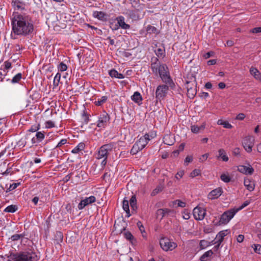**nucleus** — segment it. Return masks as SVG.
<instances>
[{"label": "nucleus", "instance_id": "f257e3e1", "mask_svg": "<svg viewBox=\"0 0 261 261\" xmlns=\"http://www.w3.org/2000/svg\"><path fill=\"white\" fill-rule=\"evenodd\" d=\"M12 31L17 35L27 36L34 30L31 18L27 15L14 13L11 18Z\"/></svg>", "mask_w": 261, "mask_h": 261}, {"label": "nucleus", "instance_id": "f03ea898", "mask_svg": "<svg viewBox=\"0 0 261 261\" xmlns=\"http://www.w3.org/2000/svg\"><path fill=\"white\" fill-rule=\"evenodd\" d=\"M8 261H37L38 257L33 252H11L5 255Z\"/></svg>", "mask_w": 261, "mask_h": 261}, {"label": "nucleus", "instance_id": "7ed1b4c3", "mask_svg": "<svg viewBox=\"0 0 261 261\" xmlns=\"http://www.w3.org/2000/svg\"><path fill=\"white\" fill-rule=\"evenodd\" d=\"M115 146V143L112 142L103 145L99 148L97 153L96 158L98 160L102 159L101 163V166L102 168L107 164L108 154L112 151Z\"/></svg>", "mask_w": 261, "mask_h": 261}, {"label": "nucleus", "instance_id": "20e7f679", "mask_svg": "<svg viewBox=\"0 0 261 261\" xmlns=\"http://www.w3.org/2000/svg\"><path fill=\"white\" fill-rule=\"evenodd\" d=\"M149 137V135L146 134L137 141L130 150V153L134 155L142 150L150 140Z\"/></svg>", "mask_w": 261, "mask_h": 261}, {"label": "nucleus", "instance_id": "39448f33", "mask_svg": "<svg viewBox=\"0 0 261 261\" xmlns=\"http://www.w3.org/2000/svg\"><path fill=\"white\" fill-rule=\"evenodd\" d=\"M158 73L159 74L163 82L171 86V84H173V82L169 75L168 67L166 64H162L160 65Z\"/></svg>", "mask_w": 261, "mask_h": 261}, {"label": "nucleus", "instance_id": "423d86ee", "mask_svg": "<svg viewBox=\"0 0 261 261\" xmlns=\"http://www.w3.org/2000/svg\"><path fill=\"white\" fill-rule=\"evenodd\" d=\"M187 95L190 98H193L196 94V81L194 76H192L190 81H186Z\"/></svg>", "mask_w": 261, "mask_h": 261}, {"label": "nucleus", "instance_id": "0eeeda50", "mask_svg": "<svg viewBox=\"0 0 261 261\" xmlns=\"http://www.w3.org/2000/svg\"><path fill=\"white\" fill-rule=\"evenodd\" d=\"M160 244L161 248L165 251H171L177 246L175 243L171 242L170 239L165 237L161 239Z\"/></svg>", "mask_w": 261, "mask_h": 261}, {"label": "nucleus", "instance_id": "6e6552de", "mask_svg": "<svg viewBox=\"0 0 261 261\" xmlns=\"http://www.w3.org/2000/svg\"><path fill=\"white\" fill-rule=\"evenodd\" d=\"M169 90V86L167 85H160L156 88L155 91V98L156 100L161 101L167 95Z\"/></svg>", "mask_w": 261, "mask_h": 261}, {"label": "nucleus", "instance_id": "1a4fd4ad", "mask_svg": "<svg viewBox=\"0 0 261 261\" xmlns=\"http://www.w3.org/2000/svg\"><path fill=\"white\" fill-rule=\"evenodd\" d=\"M237 212L234 210H230L225 212L221 216L219 223L220 224H226L233 218L234 215Z\"/></svg>", "mask_w": 261, "mask_h": 261}, {"label": "nucleus", "instance_id": "9d476101", "mask_svg": "<svg viewBox=\"0 0 261 261\" xmlns=\"http://www.w3.org/2000/svg\"><path fill=\"white\" fill-rule=\"evenodd\" d=\"M254 143V139L251 136L246 137L242 141L243 147L248 152H251Z\"/></svg>", "mask_w": 261, "mask_h": 261}, {"label": "nucleus", "instance_id": "9b49d317", "mask_svg": "<svg viewBox=\"0 0 261 261\" xmlns=\"http://www.w3.org/2000/svg\"><path fill=\"white\" fill-rule=\"evenodd\" d=\"M109 120L110 117L109 115L106 113H103L98 117L97 126L100 128H104L107 125Z\"/></svg>", "mask_w": 261, "mask_h": 261}, {"label": "nucleus", "instance_id": "f8f14e48", "mask_svg": "<svg viewBox=\"0 0 261 261\" xmlns=\"http://www.w3.org/2000/svg\"><path fill=\"white\" fill-rule=\"evenodd\" d=\"M193 214L194 218L197 220H202L204 219L206 211L203 208L196 206L195 207L193 211Z\"/></svg>", "mask_w": 261, "mask_h": 261}, {"label": "nucleus", "instance_id": "ddd939ff", "mask_svg": "<svg viewBox=\"0 0 261 261\" xmlns=\"http://www.w3.org/2000/svg\"><path fill=\"white\" fill-rule=\"evenodd\" d=\"M96 201V198L93 196L86 197L82 200L79 203L77 207L79 210L83 209L86 206Z\"/></svg>", "mask_w": 261, "mask_h": 261}, {"label": "nucleus", "instance_id": "4468645a", "mask_svg": "<svg viewBox=\"0 0 261 261\" xmlns=\"http://www.w3.org/2000/svg\"><path fill=\"white\" fill-rule=\"evenodd\" d=\"M238 170L245 174H252L254 172L253 168L249 165L248 166L240 165L238 167Z\"/></svg>", "mask_w": 261, "mask_h": 261}, {"label": "nucleus", "instance_id": "2eb2a0df", "mask_svg": "<svg viewBox=\"0 0 261 261\" xmlns=\"http://www.w3.org/2000/svg\"><path fill=\"white\" fill-rule=\"evenodd\" d=\"M222 193V189L220 188H217L212 191L208 195L209 199H213L218 198Z\"/></svg>", "mask_w": 261, "mask_h": 261}, {"label": "nucleus", "instance_id": "dca6fc26", "mask_svg": "<svg viewBox=\"0 0 261 261\" xmlns=\"http://www.w3.org/2000/svg\"><path fill=\"white\" fill-rule=\"evenodd\" d=\"M12 5L16 10H22L24 9L25 4L19 0H12Z\"/></svg>", "mask_w": 261, "mask_h": 261}, {"label": "nucleus", "instance_id": "f3484780", "mask_svg": "<svg viewBox=\"0 0 261 261\" xmlns=\"http://www.w3.org/2000/svg\"><path fill=\"white\" fill-rule=\"evenodd\" d=\"M117 23L119 27H121L123 29H128L130 28V25L125 22V19L124 17L120 16L116 18Z\"/></svg>", "mask_w": 261, "mask_h": 261}, {"label": "nucleus", "instance_id": "a211bd4d", "mask_svg": "<svg viewBox=\"0 0 261 261\" xmlns=\"http://www.w3.org/2000/svg\"><path fill=\"white\" fill-rule=\"evenodd\" d=\"M171 211L168 208H161L157 210L156 213V218L162 219L166 214H169Z\"/></svg>", "mask_w": 261, "mask_h": 261}, {"label": "nucleus", "instance_id": "6ab92c4d", "mask_svg": "<svg viewBox=\"0 0 261 261\" xmlns=\"http://www.w3.org/2000/svg\"><path fill=\"white\" fill-rule=\"evenodd\" d=\"M244 186L249 191H252L254 189L255 184L253 180L246 178L244 181Z\"/></svg>", "mask_w": 261, "mask_h": 261}, {"label": "nucleus", "instance_id": "aec40b11", "mask_svg": "<svg viewBox=\"0 0 261 261\" xmlns=\"http://www.w3.org/2000/svg\"><path fill=\"white\" fill-rule=\"evenodd\" d=\"M249 71L256 80H261V73L256 68L251 67Z\"/></svg>", "mask_w": 261, "mask_h": 261}, {"label": "nucleus", "instance_id": "412c9836", "mask_svg": "<svg viewBox=\"0 0 261 261\" xmlns=\"http://www.w3.org/2000/svg\"><path fill=\"white\" fill-rule=\"evenodd\" d=\"M175 140L173 136L170 135H166L163 138V142L165 144L172 145L174 144Z\"/></svg>", "mask_w": 261, "mask_h": 261}, {"label": "nucleus", "instance_id": "4be33fe9", "mask_svg": "<svg viewBox=\"0 0 261 261\" xmlns=\"http://www.w3.org/2000/svg\"><path fill=\"white\" fill-rule=\"evenodd\" d=\"M205 124H203L201 125H200V126H198L196 125H193L191 126V131L192 133H195V134H198V133H200V131L204 130V129L205 128Z\"/></svg>", "mask_w": 261, "mask_h": 261}, {"label": "nucleus", "instance_id": "5701e85b", "mask_svg": "<svg viewBox=\"0 0 261 261\" xmlns=\"http://www.w3.org/2000/svg\"><path fill=\"white\" fill-rule=\"evenodd\" d=\"M219 155L218 159H221L223 161L227 162L228 161V157L226 155L225 151L223 149H220L218 150Z\"/></svg>", "mask_w": 261, "mask_h": 261}, {"label": "nucleus", "instance_id": "b1692460", "mask_svg": "<svg viewBox=\"0 0 261 261\" xmlns=\"http://www.w3.org/2000/svg\"><path fill=\"white\" fill-rule=\"evenodd\" d=\"M109 75L112 77H116L118 79H123L124 77L123 74L118 73V71L115 69L111 70L109 71Z\"/></svg>", "mask_w": 261, "mask_h": 261}, {"label": "nucleus", "instance_id": "393cba45", "mask_svg": "<svg viewBox=\"0 0 261 261\" xmlns=\"http://www.w3.org/2000/svg\"><path fill=\"white\" fill-rule=\"evenodd\" d=\"M85 147V144L84 143H80L72 150L71 152L73 153H79L84 149Z\"/></svg>", "mask_w": 261, "mask_h": 261}, {"label": "nucleus", "instance_id": "a878e982", "mask_svg": "<svg viewBox=\"0 0 261 261\" xmlns=\"http://www.w3.org/2000/svg\"><path fill=\"white\" fill-rule=\"evenodd\" d=\"M227 230H223L219 232L217 236L216 239H218L217 242L219 243H222L224 240V237L226 236Z\"/></svg>", "mask_w": 261, "mask_h": 261}, {"label": "nucleus", "instance_id": "bb28decb", "mask_svg": "<svg viewBox=\"0 0 261 261\" xmlns=\"http://www.w3.org/2000/svg\"><path fill=\"white\" fill-rule=\"evenodd\" d=\"M124 235L126 239L129 240L132 244L136 243V239L130 232L127 231L124 233Z\"/></svg>", "mask_w": 261, "mask_h": 261}, {"label": "nucleus", "instance_id": "cd10ccee", "mask_svg": "<svg viewBox=\"0 0 261 261\" xmlns=\"http://www.w3.org/2000/svg\"><path fill=\"white\" fill-rule=\"evenodd\" d=\"M123 208L126 212L127 217H129L130 216L129 209V202L127 200L124 199L123 201Z\"/></svg>", "mask_w": 261, "mask_h": 261}, {"label": "nucleus", "instance_id": "c85d7f7f", "mask_svg": "<svg viewBox=\"0 0 261 261\" xmlns=\"http://www.w3.org/2000/svg\"><path fill=\"white\" fill-rule=\"evenodd\" d=\"M132 99L136 102L139 103L142 101V96L139 92H135L132 96Z\"/></svg>", "mask_w": 261, "mask_h": 261}, {"label": "nucleus", "instance_id": "c756f323", "mask_svg": "<svg viewBox=\"0 0 261 261\" xmlns=\"http://www.w3.org/2000/svg\"><path fill=\"white\" fill-rule=\"evenodd\" d=\"M93 16L94 17L102 20L106 18V15L102 12L95 11L93 13Z\"/></svg>", "mask_w": 261, "mask_h": 261}, {"label": "nucleus", "instance_id": "7c9ffc66", "mask_svg": "<svg viewBox=\"0 0 261 261\" xmlns=\"http://www.w3.org/2000/svg\"><path fill=\"white\" fill-rule=\"evenodd\" d=\"M213 254L212 250H210L205 252L200 258L201 261H207V258Z\"/></svg>", "mask_w": 261, "mask_h": 261}, {"label": "nucleus", "instance_id": "2f4dec72", "mask_svg": "<svg viewBox=\"0 0 261 261\" xmlns=\"http://www.w3.org/2000/svg\"><path fill=\"white\" fill-rule=\"evenodd\" d=\"M129 203L130 205L133 210H135L137 209V199L135 195L132 196L129 201Z\"/></svg>", "mask_w": 261, "mask_h": 261}, {"label": "nucleus", "instance_id": "473e14b6", "mask_svg": "<svg viewBox=\"0 0 261 261\" xmlns=\"http://www.w3.org/2000/svg\"><path fill=\"white\" fill-rule=\"evenodd\" d=\"M161 64H160V62L158 63L150 64V68L152 72L155 74H158V72H159V69Z\"/></svg>", "mask_w": 261, "mask_h": 261}, {"label": "nucleus", "instance_id": "72a5a7b5", "mask_svg": "<svg viewBox=\"0 0 261 261\" xmlns=\"http://www.w3.org/2000/svg\"><path fill=\"white\" fill-rule=\"evenodd\" d=\"M17 210V207L15 205H10L8 206L5 210L4 212L7 213H14Z\"/></svg>", "mask_w": 261, "mask_h": 261}, {"label": "nucleus", "instance_id": "f704fd0d", "mask_svg": "<svg viewBox=\"0 0 261 261\" xmlns=\"http://www.w3.org/2000/svg\"><path fill=\"white\" fill-rule=\"evenodd\" d=\"M107 99L108 97L107 96H103L100 98L98 99L97 101H95V104L96 106H101L107 100Z\"/></svg>", "mask_w": 261, "mask_h": 261}, {"label": "nucleus", "instance_id": "c9c22d12", "mask_svg": "<svg viewBox=\"0 0 261 261\" xmlns=\"http://www.w3.org/2000/svg\"><path fill=\"white\" fill-rule=\"evenodd\" d=\"M22 78V74L21 73H17L11 80V83L13 84L18 83Z\"/></svg>", "mask_w": 261, "mask_h": 261}, {"label": "nucleus", "instance_id": "e433bc0d", "mask_svg": "<svg viewBox=\"0 0 261 261\" xmlns=\"http://www.w3.org/2000/svg\"><path fill=\"white\" fill-rule=\"evenodd\" d=\"M164 187L162 185H159L151 193L152 196H155L158 193L161 192L163 190Z\"/></svg>", "mask_w": 261, "mask_h": 261}, {"label": "nucleus", "instance_id": "4c0bfd02", "mask_svg": "<svg viewBox=\"0 0 261 261\" xmlns=\"http://www.w3.org/2000/svg\"><path fill=\"white\" fill-rule=\"evenodd\" d=\"M61 78V74L60 73H57L55 75L54 79V85L56 87L58 86L59 83L60 82Z\"/></svg>", "mask_w": 261, "mask_h": 261}, {"label": "nucleus", "instance_id": "58836bf2", "mask_svg": "<svg viewBox=\"0 0 261 261\" xmlns=\"http://www.w3.org/2000/svg\"><path fill=\"white\" fill-rule=\"evenodd\" d=\"M36 140L39 142H41L44 138V135L41 132H38L36 134Z\"/></svg>", "mask_w": 261, "mask_h": 261}, {"label": "nucleus", "instance_id": "ea45409f", "mask_svg": "<svg viewBox=\"0 0 261 261\" xmlns=\"http://www.w3.org/2000/svg\"><path fill=\"white\" fill-rule=\"evenodd\" d=\"M23 235L21 234H15L14 235H12L11 238H10V239L12 241H17L18 240H19L20 238H23Z\"/></svg>", "mask_w": 261, "mask_h": 261}, {"label": "nucleus", "instance_id": "a19ab883", "mask_svg": "<svg viewBox=\"0 0 261 261\" xmlns=\"http://www.w3.org/2000/svg\"><path fill=\"white\" fill-rule=\"evenodd\" d=\"M255 252L261 254V245L259 244H254L252 246Z\"/></svg>", "mask_w": 261, "mask_h": 261}, {"label": "nucleus", "instance_id": "79ce46f5", "mask_svg": "<svg viewBox=\"0 0 261 261\" xmlns=\"http://www.w3.org/2000/svg\"><path fill=\"white\" fill-rule=\"evenodd\" d=\"M146 31L149 33H156L157 29L153 26L148 25L147 27Z\"/></svg>", "mask_w": 261, "mask_h": 261}, {"label": "nucleus", "instance_id": "37998d69", "mask_svg": "<svg viewBox=\"0 0 261 261\" xmlns=\"http://www.w3.org/2000/svg\"><path fill=\"white\" fill-rule=\"evenodd\" d=\"M221 179L225 182H228L230 180V178L229 176L226 174H223L221 175Z\"/></svg>", "mask_w": 261, "mask_h": 261}, {"label": "nucleus", "instance_id": "c03bdc74", "mask_svg": "<svg viewBox=\"0 0 261 261\" xmlns=\"http://www.w3.org/2000/svg\"><path fill=\"white\" fill-rule=\"evenodd\" d=\"M58 68L59 70H60L61 71H66L67 70V66L63 62H61L59 65Z\"/></svg>", "mask_w": 261, "mask_h": 261}, {"label": "nucleus", "instance_id": "a18cd8bd", "mask_svg": "<svg viewBox=\"0 0 261 261\" xmlns=\"http://www.w3.org/2000/svg\"><path fill=\"white\" fill-rule=\"evenodd\" d=\"M200 174V171L199 170L195 169L190 173V177L193 178L194 177L199 175Z\"/></svg>", "mask_w": 261, "mask_h": 261}, {"label": "nucleus", "instance_id": "49530a36", "mask_svg": "<svg viewBox=\"0 0 261 261\" xmlns=\"http://www.w3.org/2000/svg\"><path fill=\"white\" fill-rule=\"evenodd\" d=\"M40 128V125L38 124L37 125H33L32 127L29 129V131L30 132H36Z\"/></svg>", "mask_w": 261, "mask_h": 261}, {"label": "nucleus", "instance_id": "de8ad7c7", "mask_svg": "<svg viewBox=\"0 0 261 261\" xmlns=\"http://www.w3.org/2000/svg\"><path fill=\"white\" fill-rule=\"evenodd\" d=\"M4 66H5V67H4V73H5V72H7L5 71V70L9 69L11 67V63L9 61H6L4 63Z\"/></svg>", "mask_w": 261, "mask_h": 261}, {"label": "nucleus", "instance_id": "09e8293b", "mask_svg": "<svg viewBox=\"0 0 261 261\" xmlns=\"http://www.w3.org/2000/svg\"><path fill=\"white\" fill-rule=\"evenodd\" d=\"M208 156V153H205L201 155L199 159L200 162H203L206 161Z\"/></svg>", "mask_w": 261, "mask_h": 261}, {"label": "nucleus", "instance_id": "8fccbe9b", "mask_svg": "<svg viewBox=\"0 0 261 261\" xmlns=\"http://www.w3.org/2000/svg\"><path fill=\"white\" fill-rule=\"evenodd\" d=\"M45 126L47 128H52L55 127V124L51 121H47L45 122Z\"/></svg>", "mask_w": 261, "mask_h": 261}, {"label": "nucleus", "instance_id": "3c124183", "mask_svg": "<svg viewBox=\"0 0 261 261\" xmlns=\"http://www.w3.org/2000/svg\"><path fill=\"white\" fill-rule=\"evenodd\" d=\"M252 33H261V27H256L251 29L250 31Z\"/></svg>", "mask_w": 261, "mask_h": 261}, {"label": "nucleus", "instance_id": "603ef678", "mask_svg": "<svg viewBox=\"0 0 261 261\" xmlns=\"http://www.w3.org/2000/svg\"><path fill=\"white\" fill-rule=\"evenodd\" d=\"M137 224V226L138 227V228H139V230H140V231L141 232V233H142L143 232H145L144 227L143 226L142 223L141 222L139 221Z\"/></svg>", "mask_w": 261, "mask_h": 261}, {"label": "nucleus", "instance_id": "864d4df0", "mask_svg": "<svg viewBox=\"0 0 261 261\" xmlns=\"http://www.w3.org/2000/svg\"><path fill=\"white\" fill-rule=\"evenodd\" d=\"M222 125L224 128H231L232 127V126L231 124H230L228 121H224L223 124H222Z\"/></svg>", "mask_w": 261, "mask_h": 261}, {"label": "nucleus", "instance_id": "5fc2aeb1", "mask_svg": "<svg viewBox=\"0 0 261 261\" xmlns=\"http://www.w3.org/2000/svg\"><path fill=\"white\" fill-rule=\"evenodd\" d=\"M67 143V139H62L59 143L58 144H57V145L56 146V147H60L61 146H62V145L65 144L66 143Z\"/></svg>", "mask_w": 261, "mask_h": 261}, {"label": "nucleus", "instance_id": "6e6d98bb", "mask_svg": "<svg viewBox=\"0 0 261 261\" xmlns=\"http://www.w3.org/2000/svg\"><path fill=\"white\" fill-rule=\"evenodd\" d=\"M182 217L185 220H188L190 218V213L187 211H184L183 213Z\"/></svg>", "mask_w": 261, "mask_h": 261}, {"label": "nucleus", "instance_id": "4d7b16f0", "mask_svg": "<svg viewBox=\"0 0 261 261\" xmlns=\"http://www.w3.org/2000/svg\"><path fill=\"white\" fill-rule=\"evenodd\" d=\"M193 160V158L191 156H187L185 160V164L187 165L188 163L191 162Z\"/></svg>", "mask_w": 261, "mask_h": 261}, {"label": "nucleus", "instance_id": "13d9d810", "mask_svg": "<svg viewBox=\"0 0 261 261\" xmlns=\"http://www.w3.org/2000/svg\"><path fill=\"white\" fill-rule=\"evenodd\" d=\"M249 204V202L248 201H245L242 205L238 209H237L236 211H237V212L239 210H241L247 206Z\"/></svg>", "mask_w": 261, "mask_h": 261}, {"label": "nucleus", "instance_id": "bf43d9fd", "mask_svg": "<svg viewBox=\"0 0 261 261\" xmlns=\"http://www.w3.org/2000/svg\"><path fill=\"white\" fill-rule=\"evenodd\" d=\"M245 115L244 114L240 113L237 116L236 119L242 120L245 118Z\"/></svg>", "mask_w": 261, "mask_h": 261}, {"label": "nucleus", "instance_id": "052dcab7", "mask_svg": "<svg viewBox=\"0 0 261 261\" xmlns=\"http://www.w3.org/2000/svg\"><path fill=\"white\" fill-rule=\"evenodd\" d=\"M184 174V171H180L177 173L175 175V178L177 179H179V178H181Z\"/></svg>", "mask_w": 261, "mask_h": 261}, {"label": "nucleus", "instance_id": "680f3d73", "mask_svg": "<svg viewBox=\"0 0 261 261\" xmlns=\"http://www.w3.org/2000/svg\"><path fill=\"white\" fill-rule=\"evenodd\" d=\"M156 55L159 57L160 56H162L164 53V50L161 48H158L155 51Z\"/></svg>", "mask_w": 261, "mask_h": 261}, {"label": "nucleus", "instance_id": "e2e57ef3", "mask_svg": "<svg viewBox=\"0 0 261 261\" xmlns=\"http://www.w3.org/2000/svg\"><path fill=\"white\" fill-rule=\"evenodd\" d=\"M176 202H177L178 206L181 207H184L186 206V203L184 202H182V201L178 200L176 201Z\"/></svg>", "mask_w": 261, "mask_h": 261}, {"label": "nucleus", "instance_id": "0e129e2a", "mask_svg": "<svg viewBox=\"0 0 261 261\" xmlns=\"http://www.w3.org/2000/svg\"><path fill=\"white\" fill-rule=\"evenodd\" d=\"M244 239V236L242 235V234H240L238 236V237L237 238V240L238 242L241 243L243 241Z\"/></svg>", "mask_w": 261, "mask_h": 261}, {"label": "nucleus", "instance_id": "69168bd1", "mask_svg": "<svg viewBox=\"0 0 261 261\" xmlns=\"http://www.w3.org/2000/svg\"><path fill=\"white\" fill-rule=\"evenodd\" d=\"M150 62H151L150 64H154V63H159V59L157 57H153L151 59Z\"/></svg>", "mask_w": 261, "mask_h": 261}, {"label": "nucleus", "instance_id": "338daca9", "mask_svg": "<svg viewBox=\"0 0 261 261\" xmlns=\"http://www.w3.org/2000/svg\"><path fill=\"white\" fill-rule=\"evenodd\" d=\"M56 237L57 238L58 237V238H59V241H60V242H62V241L63 236L62 233L61 232H57V234H56Z\"/></svg>", "mask_w": 261, "mask_h": 261}, {"label": "nucleus", "instance_id": "774afa93", "mask_svg": "<svg viewBox=\"0 0 261 261\" xmlns=\"http://www.w3.org/2000/svg\"><path fill=\"white\" fill-rule=\"evenodd\" d=\"M213 54H214V53L213 51L207 52L205 55H204L203 57L205 59H207V58H210L211 56H212Z\"/></svg>", "mask_w": 261, "mask_h": 261}]
</instances>
